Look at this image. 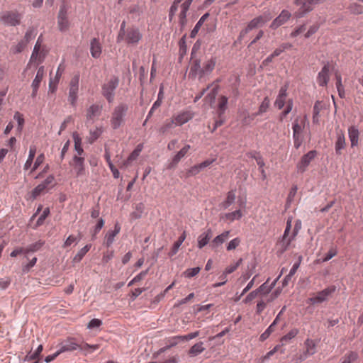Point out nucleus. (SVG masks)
Wrapping results in <instances>:
<instances>
[{
    "mask_svg": "<svg viewBox=\"0 0 363 363\" xmlns=\"http://www.w3.org/2000/svg\"><path fill=\"white\" fill-rule=\"evenodd\" d=\"M125 23L123 22L117 37V42L125 41L128 45H137L143 38L138 28L130 27L125 29Z\"/></svg>",
    "mask_w": 363,
    "mask_h": 363,
    "instance_id": "f257e3e1",
    "label": "nucleus"
},
{
    "mask_svg": "<svg viewBox=\"0 0 363 363\" xmlns=\"http://www.w3.org/2000/svg\"><path fill=\"white\" fill-rule=\"evenodd\" d=\"M193 0H174L169 9V18L171 21L174 16L176 14L179 6L180 7V13L179 14V23L181 26H184L186 22V12Z\"/></svg>",
    "mask_w": 363,
    "mask_h": 363,
    "instance_id": "f03ea898",
    "label": "nucleus"
},
{
    "mask_svg": "<svg viewBox=\"0 0 363 363\" xmlns=\"http://www.w3.org/2000/svg\"><path fill=\"white\" fill-rule=\"evenodd\" d=\"M48 53L46 47H34L27 67L32 65L38 67L45 60Z\"/></svg>",
    "mask_w": 363,
    "mask_h": 363,
    "instance_id": "7ed1b4c3",
    "label": "nucleus"
},
{
    "mask_svg": "<svg viewBox=\"0 0 363 363\" xmlns=\"http://www.w3.org/2000/svg\"><path fill=\"white\" fill-rule=\"evenodd\" d=\"M325 0H296V18L301 17L311 11L316 4Z\"/></svg>",
    "mask_w": 363,
    "mask_h": 363,
    "instance_id": "20e7f679",
    "label": "nucleus"
},
{
    "mask_svg": "<svg viewBox=\"0 0 363 363\" xmlns=\"http://www.w3.org/2000/svg\"><path fill=\"white\" fill-rule=\"evenodd\" d=\"M127 110L128 107L125 104H120L114 108L111 119V124L113 129L119 128L123 123Z\"/></svg>",
    "mask_w": 363,
    "mask_h": 363,
    "instance_id": "39448f33",
    "label": "nucleus"
},
{
    "mask_svg": "<svg viewBox=\"0 0 363 363\" xmlns=\"http://www.w3.org/2000/svg\"><path fill=\"white\" fill-rule=\"evenodd\" d=\"M21 15L17 11H5L0 15V22L5 26H16L20 24Z\"/></svg>",
    "mask_w": 363,
    "mask_h": 363,
    "instance_id": "423d86ee",
    "label": "nucleus"
},
{
    "mask_svg": "<svg viewBox=\"0 0 363 363\" xmlns=\"http://www.w3.org/2000/svg\"><path fill=\"white\" fill-rule=\"evenodd\" d=\"M335 287H328L321 291L313 294L308 299L310 303L314 305L322 303L328 299L335 291Z\"/></svg>",
    "mask_w": 363,
    "mask_h": 363,
    "instance_id": "0eeeda50",
    "label": "nucleus"
},
{
    "mask_svg": "<svg viewBox=\"0 0 363 363\" xmlns=\"http://www.w3.org/2000/svg\"><path fill=\"white\" fill-rule=\"evenodd\" d=\"M79 77L75 75L69 82L68 101L72 106H75L78 98Z\"/></svg>",
    "mask_w": 363,
    "mask_h": 363,
    "instance_id": "6e6552de",
    "label": "nucleus"
},
{
    "mask_svg": "<svg viewBox=\"0 0 363 363\" xmlns=\"http://www.w3.org/2000/svg\"><path fill=\"white\" fill-rule=\"evenodd\" d=\"M271 18L272 17L270 16V15L266 13L263 14L262 16H259L257 18H255L248 23L247 27L240 32V36H243L251 30L262 26L266 22L269 21Z\"/></svg>",
    "mask_w": 363,
    "mask_h": 363,
    "instance_id": "1a4fd4ad",
    "label": "nucleus"
},
{
    "mask_svg": "<svg viewBox=\"0 0 363 363\" xmlns=\"http://www.w3.org/2000/svg\"><path fill=\"white\" fill-rule=\"evenodd\" d=\"M67 6L63 4L60 6L57 16V26L60 31L65 32L69 29V22L67 18Z\"/></svg>",
    "mask_w": 363,
    "mask_h": 363,
    "instance_id": "9d476101",
    "label": "nucleus"
},
{
    "mask_svg": "<svg viewBox=\"0 0 363 363\" xmlns=\"http://www.w3.org/2000/svg\"><path fill=\"white\" fill-rule=\"evenodd\" d=\"M70 165L77 177L85 175L84 157L74 155Z\"/></svg>",
    "mask_w": 363,
    "mask_h": 363,
    "instance_id": "9b49d317",
    "label": "nucleus"
},
{
    "mask_svg": "<svg viewBox=\"0 0 363 363\" xmlns=\"http://www.w3.org/2000/svg\"><path fill=\"white\" fill-rule=\"evenodd\" d=\"M118 84V80L116 78L111 79L107 83L103 86V95L106 97L108 102L113 100V91Z\"/></svg>",
    "mask_w": 363,
    "mask_h": 363,
    "instance_id": "f8f14e48",
    "label": "nucleus"
},
{
    "mask_svg": "<svg viewBox=\"0 0 363 363\" xmlns=\"http://www.w3.org/2000/svg\"><path fill=\"white\" fill-rule=\"evenodd\" d=\"M102 106L99 104H92L86 111V121L85 124L87 125L89 123H94L95 119L99 117L101 113Z\"/></svg>",
    "mask_w": 363,
    "mask_h": 363,
    "instance_id": "ddd939ff",
    "label": "nucleus"
},
{
    "mask_svg": "<svg viewBox=\"0 0 363 363\" xmlns=\"http://www.w3.org/2000/svg\"><path fill=\"white\" fill-rule=\"evenodd\" d=\"M45 74V69L44 66H40L38 67L37 70V73L35 79H33L31 87H32V94L31 96L35 98L37 96L38 90L39 89L40 84L44 78Z\"/></svg>",
    "mask_w": 363,
    "mask_h": 363,
    "instance_id": "4468645a",
    "label": "nucleus"
},
{
    "mask_svg": "<svg viewBox=\"0 0 363 363\" xmlns=\"http://www.w3.org/2000/svg\"><path fill=\"white\" fill-rule=\"evenodd\" d=\"M194 116V114L192 111L187 110L180 111L174 114L172 117L174 121L176 123V125L181 126L191 120Z\"/></svg>",
    "mask_w": 363,
    "mask_h": 363,
    "instance_id": "2eb2a0df",
    "label": "nucleus"
},
{
    "mask_svg": "<svg viewBox=\"0 0 363 363\" xmlns=\"http://www.w3.org/2000/svg\"><path fill=\"white\" fill-rule=\"evenodd\" d=\"M242 262V259H240L235 264L227 267L223 271V274L219 277L220 279H222V282L215 283L213 285V288L220 287L224 285L227 282V276L233 272H235Z\"/></svg>",
    "mask_w": 363,
    "mask_h": 363,
    "instance_id": "dca6fc26",
    "label": "nucleus"
},
{
    "mask_svg": "<svg viewBox=\"0 0 363 363\" xmlns=\"http://www.w3.org/2000/svg\"><path fill=\"white\" fill-rule=\"evenodd\" d=\"M292 218H289L286 223V227L283 235L282 240L277 244L281 251L286 250L291 241V237H289V233L291 228Z\"/></svg>",
    "mask_w": 363,
    "mask_h": 363,
    "instance_id": "f3484780",
    "label": "nucleus"
},
{
    "mask_svg": "<svg viewBox=\"0 0 363 363\" xmlns=\"http://www.w3.org/2000/svg\"><path fill=\"white\" fill-rule=\"evenodd\" d=\"M345 145L346 143L344 132L339 128H336V141L335 145L336 154L339 155H341L342 150L345 149Z\"/></svg>",
    "mask_w": 363,
    "mask_h": 363,
    "instance_id": "a211bd4d",
    "label": "nucleus"
},
{
    "mask_svg": "<svg viewBox=\"0 0 363 363\" xmlns=\"http://www.w3.org/2000/svg\"><path fill=\"white\" fill-rule=\"evenodd\" d=\"M82 345L77 344L74 339H67L65 341L62 342L60 345V349L58 350L61 353L65 352H72L77 349L80 350V347Z\"/></svg>",
    "mask_w": 363,
    "mask_h": 363,
    "instance_id": "6ab92c4d",
    "label": "nucleus"
},
{
    "mask_svg": "<svg viewBox=\"0 0 363 363\" xmlns=\"http://www.w3.org/2000/svg\"><path fill=\"white\" fill-rule=\"evenodd\" d=\"M191 146L189 145H184L172 158L171 162L168 165V169L174 168L179 161L186 156L190 150Z\"/></svg>",
    "mask_w": 363,
    "mask_h": 363,
    "instance_id": "aec40b11",
    "label": "nucleus"
},
{
    "mask_svg": "<svg viewBox=\"0 0 363 363\" xmlns=\"http://www.w3.org/2000/svg\"><path fill=\"white\" fill-rule=\"evenodd\" d=\"M290 17L291 13L286 10H283L279 16L272 21L270 28L272 29H277L279 26L284 25Z\"/></svg>",
    "mask_w": 363,
    "mask_h": 363,
    "instance_id": "412c9836",
    "label": "nucleus"
},
{
    "mask_svg": "<svg viewBox=\"0 0 363 363\" xmlns=\"http://www.w3.org/2000/svg\"><path fill=\"white\" fill-rule=\"evenodd\" d=\"M242 216V211L240 209H238L232 212L220 214V219L230 223L235 220H240Z\"/></svg>",
    "mask_w": 363,
    "mask_h": 363,
    "instance_id": "4be33fe9",
    "label": "nucleus"
},
{
    "mask_svg": "<svg viewBox=\"0 0 363 363\" xmlns=\"http://www.w3.org/2000/svg\"><path fill=\"white\" fill-rule=\"evenodd\" d=\"M329 72H330V67L329 65L327 64L324 65V67L322 68L320 72L318 73V77H317V82L320 86H326L328 81H329Z\"/></svg>",
    "mask_w": 363,
    "mask_h": 363,
    "instance_id": "5701e85b",
    "label": "nucleus"
},
{
    "mask_svg": "<svg viewBox=\"0 0 363 363\" xmlns=\"http://www.w3.org/2000/svg\"><path fill=\"white\" fill-rule=\"evenodd\" d=\"M212 162L213 160H206L200 164L194 165L187 170L186 177H189L198 174L201 169L208 167Z\"/></svg>",
    "mask_w": 363,
    "mask_h": 363,
    "instance_id": "b1692460",
    "label": "nucleus"
},
{
    "mask_svg": "<svg viewBox=\"0 0 363 363\" xmlns=\"http://www.w3.org/2000/svg\"><path fill=\"white\" fill-rule=\"evenodd\" d=\"M120 231H121V226L117 223H116V225L114 226L113 230H109L107 232V233L106 234V236H105V240H104V244L106 245V247H108L113 244L115 237L120 233Z\"/></svg>",
    "mask_w": 363,
    "mask_h": 363,
    "instance_id": "393cba45",
    "label": "nucleus"
},
{
    "mask_svg": "<svg viewBox=\"0 0 363 363\" xmlns=\"http://www.w3.org/2000/svg\"><path fill=\"white\" fill-rule=\"evenodd\" d=\"M213 235V233L211 229L208 228L203 233H202L199 237H198V247L199 249L203 248L204 246H206L211 239Z\"/></svg>",
    "mask_w": 363,
    "mask_h": 363,
    "instance_id": "a878e982",
    "label": "nucleus"
},
{
    "mask_svg": "<svg viewBox=\"0 0 363 363\" xmlns=\"http://www.w3.org/2000/svg\"><path fill=\"white\" fill-rule=\"evenodd\" d=\"M102 46L99 39L93 38L90 43L91 55L94 58H98L101 54Z\"/></svg>",
    "mask_w": 363,
    "mask_h": 363,
    "instance_id": "bb28decb",
    "label": "nucleus"
},
{
    "mask_svg": "<svg viewBox=\"0 0 363 363\" xmlns=\"http://www.w3.org/2000/svg\"><path fill=\"white\" fill-rule=\"evenodd\" d=\"M315 352V344L313 340H307L305 342V352L303 354L300 355L299 359L303 360L308 356L313 354Z\"/></svg>",
    "mask_w": 363,
    "mask_h": 363,
    "instance_id": "cd10ccee",
    "label": "nucleus"
},
{
    "mask_svg": "<svg viewBox=\"0 0 363 363\" xmlns=\"http://www.w3.org/2000/svg\"><path fill=\"white\" fill-rule=\"evenodd\" d=\"M230 235L229 230H225L221 234L217 235L211 242V246L212 248H216L223 242H225L228 238Z\"/></svg>",
    "mask_w": 363,
    "mask_h": 363,
    "instance_id": "c85d7f7f",
    "label": "nucleus"
},
{
    "mask_svg": "<svg viewBox=\"0 0 363 363\" xmlns=\"http://www.w3.org/2000/svg\"><path fill=\"white\" fill-rule=\"evenodd\" d=\"M236 199L235 190H230L227 193L225 199L220 203L223 209H228Z\"/></svg>",
    "mask_w": 363,
    "mask_h": 363,
    "instance_id": "c756f323",
    "label": "nucleus"
},
{
    "mask_svg": "<svg viewBox=\"0 0 363 363\" xmlns=\"http://www.w3.org/2000/svg\"><path fill=\"white\" fill-rule=\"evenodd\" d=\"M143 145H138L137 147L132 152V153L128 156L127 160L123 162L122 166H121V168L122 167H126L128 165L130 164V163L135 160L140 155V152L142 151Z\"/></svg>",
    "mask_w": 363,
    "mask_h": 363,
    "instance_id": "7c9ffc66",
    "label": "nucleus"
},
{
    "mask_svg": "<svg viewBox=\"0 0 363 363\" xmlns=\"http://www.w3.org/2000/svg\"><path fill=\"white\" fill-rule=\"evenodd\" d=\"M315 156V151H310L306 155H305L299 164L298 169L303 172L306 169V167L309 164L311 161L314 159Z\"/></svg>",
    "mask_w": 363,
    "mask_h": 363,
    "instance_id": "2f4dec72",
    "label": "nucleus"
},
{
    "mask_svg": "<svg viewBox=\"0 0 363 363\" xmlns=\"http://www.w3.org/2000/svg\"><path fill=\"white\" fill-rule=\"evenodd\" d=\"M72 137L74 142V150L77 152L75 155L82 157L84 153V150L82 147V138L77 132L73 133Z\"/></svg>",
    "mask_w": 363,
    "mask_h": 363,
    "instance_id": "473e14b6",
    "label": "nucleus"
},
{
    "mask_svg": "<svg viewBox=\"0 0 363 363\" xmlns=\"http://www.w3.org/2000/svg\"><path fill=\"white\" fill-rule=\"evenodd\" d=\"M359 134V130L355 126H350L348 128V135L352 147L357 145Z\"/></svg>",
    "mask_w": 363,
    "mask_h": 363,
    "instance_id": "72a5a7b5",
    "label": "nucleus"
},
{
    "mask_svg": "<svg viewBox=\"0 0 363 363\" xmlns=\"http://www.w3.org/2000/svg\"><path fill=\"white\" fill-rule=\"evenodd\" d=\"M216 63V60L215 57H212L210 59L207 60L203 64V67L201 69V72H202V74H205L211 72L215 67Z\"/></svg>",
    "mask_w": 363,
    "mask_h": 363,
    "instance_id": "f704fd0d",
    "label": "nucleus"
},
{
    "mask_svg": "<svg viewBox=\"0 0 363 363\" xmlns=\"http://www.w3.org/2000/svg\"><path fill=\"white\" fill-rule=\"evenodd\" d=\"M186 237V232L184 231L182 233V234L179 236L178 240L174 243L170 252H169V257H172L177 253L180 246L182 245L183 242L185 240Z\"/></svg>",
    "mask_w": 363,
    "mask_h": 363,
    "instance_id": "c9c22d12",
    "label": "nucleus"
},
{
    "mask_svg": "<svg viewBox=\"0 0 363 363\" xmlns=\"http://www.w3.org/2000/svg\"><path fill=\"white\" fill-rule=\"evenodd\" d=\"M228 98L225 96H220L218 100V114L219 117L225 113L227 109Z\"/></svg>",
    "mask_w": 363,
    "mask_h": 363,
    "instance_id": "e433bc0d",
    "label": "nucleus"
},
{
    "mask_svg": "<svg viewBox=\"0 0 363 363\" xmlns=\"http://www.w3.org/2000/svg\"><path fill=\"white\" fill-rule=\"evenodd\" d=\"M203 345V343L202 342H199L194 345L189 351V355L190 357H196L202 353L205 350Z\"/></svg>",
    "mask_w": 363,
    "mask_h": 363,
    "instance_id": "4c0bfd02",
    "label": "nucleus"
},
{
    "mask_svg": "<svg viewBox=\"0 0 363 363\" xmlns=\"http://www.w3.org/2000/svg\"><path fill=\"white\" fill-rule=\"evenodd\" d=\"M277 282V279L274 280V281L268 286L269 279L262 284L256 291H258V294H262L264 296L267 295L272 290V289L274 286Z\"/></svg>",
    "mask_w": 363,
    "mask_h": 363,
    "instance_id": "58836bf2",
    "label": "nucleus"
},
{
    "mask_svg": "<svg viewBox=\"0 0 363 363\" xmlns=\"http://www.w3.org/2000/svg\"><path fill=\"white\" fill-rule=\"evenodd\" d=\"M103 130L100 127H95L89 130V136L87 138L89 143H93L101 135Z\"/></svg>",
    "mask_w": 363,
    "mask_h": 363,
    "instance_id": "ea45409f",
    "label": "nucleus"
},
{
    "mask_svg": "<svg viewBox=\"0 0 363 363\" xmlns=\"http://www.w3.org/2000/svg\"><path fill=\"white\" fill-rule=\"evenodd\" d=\"M286 97V89L281 88L279 94L275 101V106L277 107L279 109H281L284 106Z\"/></svg>",
    "mask_w": 363,
    "mask_h": 363,
    "instance_id": "a19ab883",
    "label": "nucleus"
},
{
    "mask_svg": "<svg viewBox=\"0 0 363 363\" xmlns=\"http://www.w3.org/2000/svg\"><path fill=\"white\" fill-rule=\"evenodd\" d=\"M218 86L217 84H215L211 91L206 95L204 99L205 103L208 104L210 106L214 102L216 96L218 94Z\"/></svg>",
    "mask_w": 363,
    "mask_h": 363,
    "instance_id": "79ce46f5",
    "label": "nucleus"
},
{
    "mask_svg": "<svg viewBox=\"0 0 363 363\" xmlns=\"http://www.w3.org/2000/svg\"><path fill=\"white\" fill-rule=\"evenodd\" d=\"M175 126H177L176 123L174 121L173 117H172L170 119H167L164 121L160 128V132L164 134Z\"/></svg>",
    "mask_w": 363,
    "mask_h": 363,
    "instance_id": "37998d69",
    "label": "nucleus"
},
{
    "mask_svg": "<svg viewBox=\"0 0 363 363\" xmlns=\"http://www.w3.org/2000/svg\"><path fill=\"white\" fill-rule=\"evenodd\" d=\"M208 16H209V14L207 13L201 17V18L199 20V21L194 26V29L191 30V38H194L196 35L199 29L201 28V27L202 26L203 23L206 21V20L208 18Z\"/></svg>",
    "mask_w": 363,
    "mask_h": 363,
    "instance_id": "c03bdc74",
    "label": "nucleus"
},
{
    "mask_svg": "<svg viewBox=\"0 0 363 363\" xmlns=\"http://www.w3.org/2000/svg\"><path fill=\"white\" fill-rule=\"evenodd\" d=\"M37 35V29L35 27H29L26 30L23 40L28 44L35 38Z\"/></svg>",
    "mask_w": 363,
    "mask_h": 363,
    "instance_id": "a18cd8bd",
    "label": "nucleus"
},
{
    "mask_svg": "<svg viewBox=\"0 0 363 363\" xmlns=\"http://www.w3.org/2000/svg\"><path fill=\"white\" fill-rule=\"evenodd\" d=\"M91 247V245H86L84 247L79 250V252L74 257L73 262H79L83 259L84 256L89 251Z\"/></svg>",
    "mask_w": 363,
    "mask_h": 363,
    "instance_id": "49530a36",
    "label": "nucleus"
},
{
    "mask_svg": "<svg viewBox=\"0 0 363 363\" xmlns=\"http://www.w3.org/2000/svg\"><path fill=\"white\" fill-rule=\"evenodd\" d=\"M270 302L269 298L266 296L262 297L257 303L256 313L260 315L267 306V304Z\"/></svg>",
    "mask_w": 363,
    "mask_h": 363,
    "instance_id": "de8ad7c7",
    "label": "nucleus"
},
{
    "mask_svg": "<svg viewBox=\"0 0 363 363\" xmlns=\"http://www.w3.org/2000/svg\"><path fill=\"white\" fill-rule=\"evenodd\" d=\"M269 106V100L267 97H265L259 106L258 112L253 115V117L251 118V120H253L255 116L266 112L267 110L268 109Z\"/></svg>",
    "mask_w": 363,
    "mask_h": 363,
    "instance_id": "09e8293b",
    "label": "nucleus"
},
{
    "mask_svg": "<svg viewBox=\"0 0 363 363\" xmlns=\"http://www.w3.org/2000/svg\"><path fill=\"white\" fill-rule=\"evenodd\" d=\"M27 45L28 43L22 39L16 45L11 47V51L15 54L21 52L26 48Z\"/></svg>",
    "mask_w": 363,
    "mask_h": 363,
    "instance_id": "8fccbe9b",
    "label": "nucleus"
},
{
    "mask_svg": "<svg viewBox=\"0 0 363 363\" xmlns=\"http://www.w3.org/2000/svg\"><path fill=\"white\" fill-rule=\"evenodd\" d=\"M45 184H38L32 191L30 197L33 199H36L38 196H40L45 190Z\"/></svg>",
    "mask_w": 363,
    "mask_h": 363,
    "instance_id": "3c124183",
    "label": "nucleus"
},
{
    "mask_svg": "<svg viewBox=\"0 0 363 363\" xmlns=\"http://www.w3.org/2000/svg\"><path fill=\"white\" fill-rule=\"evenodd\" d=\"M45 157L43 153L40 154L35 159L34 164L30 171V174L35 171L45 161Z\"/></svg>",
    "mask_w": 363,
    "mask_h": 363,
    "instance_id": "603ef678",
    "label": "nucleus"
},
{
    "mask_svg": "<svg viewBox=\"0 0 363 363\" xmlns=\"http://www.w3.org/2000/svg\"><path fill=\"white\" fill-rule=\"evenodd\" d=\"M43 245H44V242L39 240L33 244L28 245L25 249V252L27 253V252H36L38 250H40L43 247Z\"/></svg>",
    "mask_w": 363,
    "mask_h": 363,
    "instance_id": "864d4df0",
    "label": "nucleus"
},
{
    "mask_svg": "<svg viewBox=\"0 0 363 363\" xmlns=\"http://www.w3.org/2000/svg\"><path fill=\"white\" fill-rule=\"evenodd\" d=\"M357 353L354 352H350L345 354L341 363H352V362L355 361L357 359Z\"/></svg>",
    "mask_w": 363,
    "mask_h": 363,
    "instance_id": "5fc2aeb1",
    "label": "nucleus"
},
{
    "mask_svg": "<svg viewBox=\"0 0 363 363\" xmlns=\"http://www.w3.org/2000/svg\"><path fill=\"white\" fill-rule=\"evenodd\" d=\"M241 243V240L239 238H235L231 240L226 246L228 251L235 250Z\"/></svg>",
    "mask_w": 363,
    "mask_h": 363,
    "instance_id": "6e6d98bb",
    "label": "nucleus"
},
{
    "mask_svg": "<svg viewBox=\"0 0 363 363\" xmlns=\"http://www.w3.org/2000/svg\"><path fill=\"white\" fill-rule=\"evenodd\" d=\"M201 68L202 67H201L199 62L195 61L191 67L190 74H192L194 75L200 74V77H201L202 75L203 74L201 72Z\"/></svg>",
    "mask_w": 363,
    "mask_h": 363,
    "instance_id": "4d7b16f0",
    "label": "nucleus"
},
{
    "mask_svg": "<svg viewBox=\"0 0 363 363\" xmlns=\"http://www.w3.org/2000/svg\"><path fill=\"white\" fill-rule=\"evenodd\" d=\"M274 330H275V327H274V325H270L267 328V330L262 334H261V335L259 337V340L262 342L266 340L270 336V335L273 332H274Z\"/></svg>",
    "mask_w": 363,
    "mask_h": 363,
    "instance_id": "13d9d810",
    "label": "nucleus"
},
{
    "mask_svg": "<svg viewBox=\"0 0 363 363\" xmlns=\"http://www.w3.org/2000/svg\"><path fill=\"white\" fill-rule=\"evenodd\" d=\"M200 270V267L189 268L184 272V275L185 277L191 278L197 275Z\"/></svg>",
    "mask_w": 363,
    "mask_h": 363,
    "instance_id": "bf43d9fd",
    "label": "nucleus"
},
{
    "mask_svg": "<svg viewBox=\"0 0 363 363\" xmlns=\"http://www.w3.org/2000/svg\"><path fill=\"white\" fill-rule=\"evenodd\" d=\"M49 214H50V209H49V208H45L43 210L42 214L38 218V220H37V223H36L37 226H40V225H43V223H44V220L48 216Z\"/></svg>",
    "mask_w": 363,
    "mask_h": 363,
    "instance_id": "052dcab7",
    "label": "nucleus"
},
{
    "mask_svg": "<svg viewBox=\"0 0 363 363\" xmlns=\"http://www.w3.org/2000/svg\"><path fill=\"white\" fill-rule=\"evenodd\" d=\"M104 220L103 218H100L94 229V231H93V233H92V240H94L95 238H96V235L99 233V231L101 230V228L104 227Z\"/></svg>",
    "mask_w": 363,
    "mask_h": 363,
    "instance_id": "680f3d73",
    "label": "nucleus"
},
{
    "mask_svg": "<svg viewBox=\"0 0 363 363\" xmlns=\"http://www.w3.org/2000/svg\"><path fill=\"white\" fill-rule=\"evenodd\" d=\"M99 348V345H89L87 343H83L80 347L81 350L87 351L88 352H91L94 350H98Z\"/></svg>",
    "mask_w": 363,
    "mask_h": 363,
    "instance_id": "e2e57ef3",
    "label": "nucleus"
},
{
    "mask_svg": "<svg viewBox=\"0 0 363 363\" xmlns=\"http://www.w3.org/2000/svg\"><path fill=\"white\" fill-rule=\"evenodd\" d=\"M42 351L43 345H40L36 349V350L33 353L29 354L27 357L28 358L29 360H37L39 359V357Z\"/></svg>",
    "mask_w": 363,
    "mask_h": 363,
    "instance_id": "0e129e2a",
    "label": "nucleus"
},
{
    "mask_svg": "<svg viewBox=\"0 0 363 363\" xmlns=\"http://www.w3.org/2000/svg\"><path fill=\"white\" fill-rule=\"evenodd\" d=\"M82 238L81 235H79V238H77L72 235H69L67 240L65 241L63 244V247L66 248L70 246L73 242L78 241Z\"/></svg>",
    "mask_w": 363,
    "mask_h": 363,
    "instance_id": "69168bd1",
    "label": "nucleus"
},
{
    "mask_svg": "<svg viewBox=\"0 0 363 363\" xmlns=\"http://www.w3.org/2000/svg\"><path fill=\"white\" fill-rule=\"evenodd\" d=\"M258 294V291H252L245 297V298L243 300V303L245 304L251 303Z\"/></svg>",
    "mask_w": 363,
    "mask_h": 363,
    "instance_id": "338daca9",
    "label": "nucleus"
},
{
    "mask_svg": "<svg viewBox=\"0 0 363 363\" xmlns=\"http://www.w3.org/2000/svg\"><path fill=\"white\" fill-rule=\"evenodd\" d=\"M14 119L17 121L18 125V129L21 130L24 124V118L23 115L19 112H16L13 116Z\"/></svg>",
    "mask_w": 363,
    "mask_h": 363,
    "instance_id": "774afa93",
    "label": "nucleus"
}]
</instances>
